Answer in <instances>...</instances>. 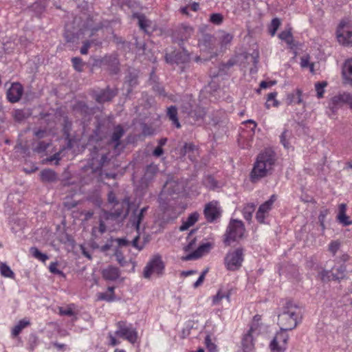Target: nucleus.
<instances>
[{
  "mask_svg": "<svg viewBox=\"0 0 352 352\" xmlns=\"http://www.w3.org/2000/svg\"><path fill=\"white\" fill-rule=\"evenodd\" d=\"M276 161V155L271 148H267L256 157L250 173V180L256 183L267 175Z\"/></svg>",
  "mask_w": 352,
  "mask_h": 352,
  "instance_id": "1",
  "label": "nucleus"
},
{
  "mask_svg": "<svg viewBox=\"0 0 352 352\" xmlns=\"http://www.w3.org/2000/svg\"><path fill=\"white\" fill-rule=\"evenodd\" d=\"M244 232L245 227L241 221L237 219L231 220L224 235V243L226 245H230L232 242L241 239L243 236Z\"/></svg>",
  "mask_w": 352,
  "mask_h": 352,
  "instance_id": "2",
  "label": "nucleus"
},
{
  "mask_svg": "<svg viewBox=\"0 0 352 352\" xmlns=\"http://www.w3.org/2000/svg\"><path fill=\"white\" fill-rule=\"evenodd\" d=\"M243 260L244 249L238 248L226 254L224 258V264L228 270L236 271L242 266Z\"/></svg>",
  "mask_w": 352,
  "mask_h": 352,
  "instance_id": "3",
  "label": "nucleus"
},
{
  "mask_svg": "<svg viewBox=\"0 0 352 352\" xmlns=\"http://www.w3.org/2000/svg\"><path fill=\"white\" fill-rule=\"evenodd\" d=\"M164 270V264L162 256L157 254L153 255L146 263L143 270V276L145 278L149 279L152 274L162 275Z\"/></svg>",
  "mask_w": 352,
  "mask_h": 352,
  "instance_id": "4",
  "label": "nucleus"
},
{
  "mask_svg": "<svg viewBox=\"0 0 352 352\" xmlns=\"http://www.w3.org/2000/svg\"><path fill=\"white\" fill-rule=\"evenodd\" d=\"M116 336L126 340L132 344L137 341L138 333L132 324H128L125 321H119L116 323Z\"/></svg>",
  "mask_w": 352,
  "mask_h": 352,
  "instance_id": "5",
  "label": "nucleus"
},
{
  "mask_svg": "<svg viewBox=\"0 0 352 352\" xmlns=\"http://www.w3.org/2000/svg\"><path fill=\"white\" fill-rule=\"evenodd\" d=\"M302 319V309L291 302H287V331L295 329Z\"/></svg>",
  "mask_w": 352,
  "mask_h": 352,
  "instance_id": "6",
  "label": "nucleus"
},
{
  "mask_svg": "<svg viewBox=\"0 0 352 352\" xmlns=\"http://www.w3.org/2000/svg\"><path fill=\"white\" fill-rule=\"evenodd\" d=\"M194 32L193 28L186 23L177 26L172 33V38L175 43L181 45L184 41L188 40Z\"/></svg>",
  "mask_w": 352,
  "mask_h": 352,
  "instance_id": "7",
  "label": "nucleus"
},
{
  "mask_svg": "<svg viewBox=\"0 0 352 352\" xmlns=\"http://www.w3.org/2000/svg\"><path fill=\"white\" fill-rule=\"evenodd\" d=\"M344 104L349 105L352 109V94L343 92L334 96L329 102V107L333 111H336Z\"/></svg>",
  "mask_w": 352,
  "mask_h": 352,
  "instance_id": "8",
  "label": "nucleus"
},
{
  "mask_svg": "<svg viewBox=\"0 0 352 352\" xmlns=\"http://www.w3.org/2000/svg\"><path fill=\"white\" fill-rule=\"evenodd\" d=\"M337 38L343 45L352 46V31H350L347 23L342 21L337 30Z\"/></svg>",
  "mask_w": 352,
  "mask_h": 352,
  "instance_id": "9",
  "label": "nucleus"
},
{
  "mask_svg": "<svg viewBox=\"0 0 352 352\" xmlns=\"http://www.w3.org/2000/svg\"><path fill=\"white\" fill-rule=\"evenodd\" d=\"M204 214L208 222H213L221 216V210L218 206V202L212 201L205 206Z\"/></svg>",
  "mask_w": 352,
  "mask_h": 352,
  "instance_id": "10",
  "label": "nucleus"
},
{
  "mask_svg": "<svg viewBox=\"0 0 352 352\" xmlns=\"http://www.w3.org/2000/svg\"><path fill=\"white\" fill-rule=\"evenodd\" d=\"M287 50L293 54L292 58H295L303 50V43L294 37L290 28H287Z\"/></svg>",
  "mask_w": 352,
  "mask_h": 352,
  "instance_id": "11",
  "label": "nucleus"
},
{
  "mask_svg": "<svg viewBox=\"0 0 352 352\" xmlns=\"http://www.w3.org/2000/svg\"><path fill=\"white\" fill-rule=\"evenodd\" d=\"M280 332L277 333L271 341L270 347L272 352H283L286 344V336L284 335L286 329L280 328Z\"/></svg>",
  "mask_w": 352,
  "mask_h": 352,
  "instance_id": "12",
  "label": "nucleus"
},
{
  "mask_svg": "<svg viewBox=\"0 0 352 352\" xmlns=\"http://www.w3.org/2000/svg\"><path fill=\"white\" fill-rule=\"evenodd\" d=\"M190 57L187 51L183 50L182 52H173L171 54L165 55V60L167 63H176L177 65L184 64L189 61Z\"/></svg>",
  "mask_w": 352,
  "mask_h": 352,
  "instance_id": "13",
  "label": "nucleus"
},
{
  "mask_svg": "<svg viewBox=\"0 0 352 352\" xmlns=\"http://www.w3.org/2000/svg\"><path fill=\"white\" fill-rule=\"evenodd\" d=\"M276 199V196L275 195H272L270 199L259 206L256 214V219L259 223H264L265 217L268 214L270 210L272 209V205L274 204Z\"/></svg>",
  "mask_w": 352,
  "mask_h": 352,
  "instance_id": "14",
  "label": "nucleus"
},
{
  "mask_svg": "<svg viewBox=\"0 0 352 352\" xmlns=\"http://www.w3.org/2000/svg\"><path fill=\"white\" fill-rule=\"evenodd\" d=\"M256 331V325H250V329L245 333L242 338V347L243 352H254L253 333Z\"/></svg>",
  "mask_w": 352,
  "mask_h": 352,
  "instance_id": "15",
  "label": "nucleus"
},
{
  "mask_svg": "<svg viewBox=\"0 0 352 352\" xmlns=\"http://www.w3.org/2000/svg\"><path fill=\"white\" fill-rule=\"evenodd\" d=\"M158 166L153 163L147 165L144 170V173L141 178V185L143 187H147L148 184L152 182L158 173Z\"/></svg>",
  "mask_w": 352,
  "mask_h": 352,
  "instance_id": "16",
  "label": "nucleus"
},
{
  "mask_svg": "<svg viewBox=\"0 0 352 352\" xmlns=\"http://www.w3.org/2000/svg\"><path fill=\"white\" fill-rule=\"evenodd\" d=\"M212 248V243L210 242L201 244L197 250L183 257L184 261H191L201 258L202 256L210 252Z\"/></svg>",
  "mask_w": 352,
  "mask_h": 352,
  "instance_id": "17",
  "label": "nucleus"
},
{
  "mask_svg": "<svg viewBox=\"0 0 352 352\" xmlns=\"http://www.w3.org/2000/svg\"><path fill=\"white\" fill-rule=\"evenodd\" d=\"M23 89L21 84L13 83L6 92V97L9 102L14 103L18 102L23 94Z\"/></svg>",
  "mask_w": 352,
  "mask_h": 352,
  "instance_id": "18",
  "label": "nucleus"
},
{
  "mask_svg": "<svg viewBox=\"0 0 352 352\" xmlns=\"http://www.w3.org/2000/svg\"><path fill=\"white\" fill-rule=\"evenodd\" d=\"M148 209V206H145L141 208L140 210H135L130 217V222L131 223L132 226L135 228L138 233L139 232L140 230V223L144 219V214L147 212Z\"/></svg>",
  "mask_w": 352,
  "mask_h": 352,
  "instance_id": "19",
  "label": "nucleus"
},
{
  "mask_svg": "<svg viewBox=\"0 0 352 352\" xmlns=\"http://www.w3.org/2000/svg\"><path fill=\"white\" fill-rule=\"evenodd\" d=\"M184 189L183 184L175 180L168 181L163 188V192L170 195H178Z\"/></svg>",
  "mask_w": 352,
  "mask_h": 352,
  "instance_id": "20",
  "label": "nucleus"
},
{
  "mask_svg": "<svg viewBox=\"0 0 352 352\" xmlns=\"http://www.w3.org/2000/svg\"><path fill=\"white\" fill-rule=\"evenodd\" d=\"M117 94V92L107 87L95 94V99L98 103H104L111 100Z\"/></svg>",
  "mask_w": 352,
  "mask_h": 352,
  "instance_id": "21",
  "label": "nucleus"
},
{
  "mask_svg": "<svg viewBox=\"0 0 352 352\" xmlns=\"http://www.w3.org/2000/svg\"><path fill=\"white\" fill-rule=\"evenodd\" d=\"M181 153L184 155H188V157L193 162L196 160L199 151L197 147L192 143H185L181 148Z\"/></svg>",
  "mask_w": 352,
  "mask_h": 352,
  "instance_id": "22",
  "label": "nucleus"
},
{
  "mask_svg": "<svg viewBox=\"0 0 352 352\" xmlns=\"http://www.w3.org/2000/svg\"><path fill=\"white\" fill-rule=\"evenodd\" d=\"M41 179L43 182H55L58 179L57 173L50 168L43 169L40 173Z\"/></svg>",
  "mask_w": 352,
  "mask_h": 352,
  "instance_id": "23",
  "label": "nucleus"
},
{
  "mask_svg": "<svg viewBox=\"0 0 352 352\" xmlns=\"http://www.w3.org/2000/svg\"><path fill=\"white\" fill-rule=\"evenodd\" d=\"M102 276L107 280H115L118 278L120 276L119 269L116 267L109 266L107 268L103 270Z\"/></svg>",
  "mask_w": 352,
  "mask_h": 352,
  "instance_id": "24",
  "label": "nucleus"
},
{
  "mask_svg": "<svg viewBox=\"0 0 352 352\" xmlns=\"http://www.w3.org/2000/svg\"><path fill=\"white\" fill-rule=\"evenodd\" d=\"M73 109L76 113H79L82 117H86L91 113V109L82 101L76 102L74 106Z\"/></svg>",
  "mask_w": 352,
  "mask_h": 352,
  "instance_id": "25",
  "label": "nucleus"
},
{
  "mask_svg": "<svg viewBox=\"0 0 352 352\" xmlns=\"http://www.w3.org/2000/svg\"><path fill=\"white\" fill-rule=\"evenodd\" d=\"M342 75L344 79L352 85V58L346 60L344 63Z\"/></svg>",
  "mask_w": 352,
  "mask_h": 352,
  "instance_id": "26",
  "label": "nucleus"
},
{
  "mask_svg": "<svg viewBox=\"0 0 352 352\" xmlns=\"http://www.w3.org/2000/svg\"><path fill=\"white\" fill-rule=\"evenodd\" d=\"M199 214L197 212L191 213L187 218V219L183 221L182 225L179 228L180 231H185L190 227L193 226L199 219Z\"/></svg>",
  "mask_w": 352,
  "mask_h": 352,
  "instance_id": "27",
  "label": "nucleus"
},
{
  "mask_svg": "<svg viewBox=\"0 0 352 352\" xmlns=\"http://www.w3.org/2000/svg\"><path fill=\"white\" fill-rule=\"evenodd\" d=\"M230 296L231 292L228 291H223L222 289H219L217 294L212 297V304L213 305H219V302L223 299L226 298L228 302H230Z\"/></svg>",
  "mask_w": 352,
  "mask_h": 352,
  "instance_id": "28",
  "label": "nucleus"
},
{
  "mask_svg": "<svg viewBox=\"0 0 352 352\" xmlns=\"http://www.w3.org/2000/svg\"><path fill=\"white\" fill-rule=\"evenodd\" d=\"M206 111L204 108L196 107L192 109L190 113L188 115L189 118H191L194 122L201 120L205 116Z\"/></svg>",
  "mask_w": 352,
  "mask_h": 352,
  "instance_id": "29",
  "label": "nucleus"
},
{
  "mask_svg": "<svg viewBox=\"0 0 352 352\" xmlns=\"http://www.w3.org/2000/svg\"><path fill=\"white\" fill-rule=\"evenodd\" d=\"M167 116L172 121L173 124L177 128L181 127V124L177 118V109L175 106H170L167 109Z\"/></svg>",
  "mask_w": 352,
  "mask_h": 352,
  "instance_id": "30",
  "label": "nucleus"
},
{
  "mask_svg": "<svg viewBox=\"0 0 352 352\" xmlns=\"http://www.w3.org/2000/svg\"><path fill=\"white\" fill-rule=\"evenodd\" d=\"M30 320H27L26 318H23L13 328L12 330V334L13 336H17L21 331L30 325Z\"/></svg>",
  "mask_w": 352,
  "mask_h": 352,
  "instance_id": "31",
  "label": "nucleus"
},
{
  "mask_svg": "<svg viewBox=\"0 0 352 352\" xmlns=\"http://www.w3.org/2000/svg\"><path fill=\"white\" fill-rule=\"evenodd\" d=\"M124 133L123 128L120 125H118L114 128L113 132L111 135V140L112 142H116V145L120 144V140Z\"/></svg>",
  "mask_w": 352,
  "mask_h": 352,
  "instance_id": "32",
  "label": "nucleus"
},
{
  "mask_svg": "<svg viewBox=\"0 0 352 352\" xmlns=\"http://www.w3.org/2000/svg\"><path fill=\"white\" fill-rule=\"evenodd\" d=\"M204 185L209 188L214 190L217 187V182L212 175H206L203 179Z\"/></svg>",
  "mask_w": 352,
  "mask_h": 352,
  "instance_id": "33",
  "label": "nucleus"
},
{
  "mask_svg": "<svg viewBox=\"0 0 352 352\" xmlns=\"http://www.w3.org/2000/svg\"><path fill=\"white\" fill-rule=\"evenodd\" d=\"M346 268L344 265H342L336 269V273H332L333 280H340L345 278Z\"/></svg>",
  "mask_w": 352,
  "mask_h": 352,
  "instance_id": "34",
  "label": "nucleus"
},
{
  "mask_svg": "<svg viewBox=\"0 0 352 352\" xmlns=\"http://www.w3.org/2000/svg\"><path fill=\"white\" fill-rule=\"evenodd\" d=\"M0 272L1 276L6 278H14V274L10 267L3 263L0 264Z\"/></svg>",
  "mask_w": 352,
  "mask_h": 352,
  "instance_id": "35",
  "label": "nucleus"
},
{
  "mask_svg": "<svg viewBox=\"0 0 352 352\" xmlns=\"http://www.w3.org/2000/svg\"><path fill=\"white\" fill-rule=\"evenodd\" d=\"M281 24L280 21L278 18H274L272 19L270 25L268 27V32L271 36H274L276 31L279 28Z\"/></svg>",
  "mask_w": 352,
  "mask_h": 352,
  "instance_id": "36",
  "label": "nucleus"
},
{
  "mask_svg": "<svg viewBox=\"0 0 352 352\" xmlns=\"http://www.w3.org/2000/svg\"><path fill=\"white\" fill-rule=\"evenodd\" d=\"M310 57L309 55H305L300 58V66L302 68L309 67L311 72H314V64L309 62Z\"/></svg>",
  "mask_w": 352,
  "mask_h": 352,
  "instance_id": "37",
  "label": "nucleus"
},
{
  "mask_svg": "<svg viewBox=\"0 0 352 352\" xmlns=\"http://www.w3.org/2000/svg\"><path fill=\"white\" fill-rule=\"evenodd\" d=\"M30 252L34 258H36L41 261L44 262L47 259H48V256L47 254L41 252L38 250V249L35 247L30 248Z\"/></svg>",
  "mask_w": 352,
  "mask_h": 352,
  "instance_id": "38",
  "label": "nucleus"
},
{
  "mask_svg": "<svg viewBox=\"0 0 352 352\" xmlns=\"http://www.w3.org/2000/svg\"><path fill=\"white\" fill-rule=\"evenodd\" d=\"M301 91L298 89L295 94H292L287 97V100H289L290 103L300 104L302 100L301 98Z\"/></svg>",
  "mask_w": 352,
  "mask_h": 352,
  "instance_id": "39",
  "label": "nucleus"
},
{
  "mask_svg": "<svg viewBox=\"0 0 352 352\" xmlns=\"http://www.w3.org/2000/svg\"><path fill=\"white\" fill-rule=\"evenodd\" d=\"M327 83L325 81L318 82L315 85V89L317 92V97L321 98L323 97L324 88L327 87Z\"/></svg>",
  "mask_w": 352,
  "mask_h": 352,
  "instance_id": "40",
  "label": "nucleus"
},
{
  "mask_svg": "<svg viewBox=\"0 0 352 352\" xmlns=\"http://www.w3.org/2000/svg\"><path fill=\"white\" fill-rule=\"evenodd\" d=\"M254 211V204H248L244 208L243 211V217L245 220L250 221L252 217V213Z\"/></svg>",
  "mask_w": 352,
  "mask_h": 352,
  "instance_id": "41",
  "label": "nucleus"
},
{
  "mask_svg": "<svg viewBox=\"0 0 352 352\" xmlns=\"http://www.w3.org/2000/svg\"><path fill=\"white\" fill-rule=\"evenodd\" d=\"M192 103L190 100L187 99L186 100H183L181 106L182 112L186 114V116H188L192 111Z\"/></svg>",
  "mask_w": 352,
  "mask_h": 352,
  "instance_id": "42",
  "label": "nucleus"
},
{
  "mask_svg": "<svg viewBox=\"0 0 352 352\" xmlns=\"http://www.w3.org/2000/svg\"><path fill=\"white\" fill-rule=\"evenodd\" d=\"M341 246V243L338 240L332 241L328 248V250L332 254V255L334 256L337 252L339 250Z\"/></svg>",
  "mask_w": 352,
  "mask_h": 352,
  "instance_id": "43",
  "label": "nucleus"
},
{
  "mask_svg": "<svg viewBox=\"0 0 352 352\" xmlns=\"http://www.w3.org/2000/svg\"><path fill=\"white\" fill-rule=\"evenodd\" d=\"M64 36L67 42H75L76 39L79 38V35L73 32H71L68 28H66Z\"/></svg>",
  "mask_w": 352,
  "mask_h": 352,
  "instance_id": "44",
  "label": "nucleus"
},
{
  "mask_svg": "<svg viewBox=\"0 0 352 352\" xmlns=\"http://www.w3.org/2000/svg\"><path fill=\"white\" fill-rule=\"evenodd\" d=\"M101 28L100 26L97 25L93 28L86 27L83 30H80L82 32V34L87 36L89 37H91L95 34L96 32H98Z\"/></svg>",
  "mask_w": 352,
  "mask_h": 352,
  "instance_id": "45",
  "label": "nucleus"
},
{
  "mask_svg": "<svg viewBox=\"0 0 352 352\" xmlns=\"http://www.w3.org/2000/svg\"><path fill=\"white\" fill-rule=\"evenodd\" d=\"M29 115L30 113L28 111L22 109H17L14 111V118L18 121L27 118Z\"/></svg>",
  "mask_w": 352,
  "mask_h": 352,
  "instance_id": "46",
  "label": "nucleus"
},
{
  "mask_svg": "<svg viewBox=\"0 0 352 352\" xmlns=\"http://www.w3.org/2000/svg\"><path fill=\"white\" fill-rule=\"evenodd\" d=\"M50 143L46 142L45 141H39L37 143V145L34 148V151L36 153H43L46 151V149L50 146Z\"/></svg>",
  "mask_w": 352,
  "mask_h": 352,
  "instance_id": "47",
  "label": "nucleus"
},
{
  "mask_svg": "<svg viewBox=\"0 0 352 352\" xmlns=\"http://www.w3.org/2000/svg\"><path fill=\"white\" fill-rule=\"evenodd\" d=\"M126 82L129 84L130 87H134L138 85V77L135 73H129L126 76Z\"/></svg>",
  "mask_w": 352,
  "mask_h": 352,
  "instance_id": "48",
  "label": "nucleus"
},
{
  "mask_svg": "<svg viewBox=\"0 0 352 352\" xmlns=\"http://www.w3.org/2000/svg\"><path fill=\"white\" fill-rule=\"evenodd\" d=\"M115 254V256L116 258V261L118 262V263L121 266L126 265L127 262L125 260L124 256L122 252L118 248H116L115 250V254Z\"/></svg>",
  "mask_w": 352,
  "mask_h": 352,
  "instance_id": "49",
  "label": "nucleus"
},
{
  "mask_svg": "<svg viewBox=\"0 0 352 352\" xmlns=\"http://www.w3.org/2000/svg\"><path fill=\"white\" fill-rule=\"evenodd\" d=\"M276 95H277L276 92H272L268 94L267 101L265 104V106L267 109H269L270 107V102H271V101L273 102L272 106L277 107L278 105V100H276Z\"/></svg>",
  "mask_w": 352,
  "mask_h": 352,
  "instance_id": "50",
  "label": "nucleus"
},
{
  "mask_svg": "<svg viewBox=\"0 0 352 352\" xmlns=\"http://www.w3.org/2000/svg\"><path fill=\"white\" fill-rule=\"evenodd\" d=\"M223 20V15L220 13H213L210 15V21L215 25H220Z\"/></svg>",
  "mask_w": 352,
  "mask_h": 352,
  "instance_id": "51",
  "label": "nucleus"
},
{
  "mask_svg": "<svg viewBox=\"0 0 352 352\" xmlns=\"http://www.w3.org/2000/svg\"><path fill=\"white\" fill-rule=\"evenodd\" d=\"M320 278L323 282H329L332 278V273L330 270H322L319 274Z\"/></svg>",
  "mask_w": 352,
  "mask_h": 352,
  "instance_id": "52",
  "label": "nucleus"
},
{
  "mask_svg": "<svg viewBox=\"0 0 352 352\" xmlns=\"http://www.w3.org/2000/svg\"><path fill=\"white\" fill-rule=\"evenodd\" d=\"M72 62L73 63V66L74 69L78 72H81L82 70L83 64L82 59L78 57H74L72 59Z\"/></svg>",
  "mask_w": 352,
  "mask_h": 352,
  "instance_id": "53",
  "label": "nucleus"
},
{
  "mask_svg": "<svg viewBox=\"0 0 352 352\" xmlns=\"http://www.w3.org/2000/svg\"><path fill=\"white\" fill-rule=\"evenodd\" d=\"M114 295L108 292L99 293L98 295V299L100 300H106L107 302H111L114 300Z\"/></svg>",
  "mask_w": 352,
  "mask_h": 352,
  "instance_id": "54",
  "label": "nucleus"
},
{
  "mask_svg": "<svg viewBox=\"0 0 352 352\" xmlns=\"http://www.w3.org/2000/svg\"><path fill=\"white\" fill-rule=\"evenodd\" d=\"M233 38V36L229 33L223 32L221 36V43L222 45L229 44Z\"/></svg>",
  "mask_w": 352,
  "mask_h": 352,
  "instance_id": "55",
  "label": "nucleus"
},
{
  "mask_svg": "<svg viewBox=\"0 0 352 352\" xmlns=\"http://www.w3.org/2000/svg\"><path fill=\"white\" fill-rule=\"evenodd\" d=\"M138 22L140 28L146 31V28L148 26V21L146 17L144 15H140L138 16Z\"/></svg>",
  "mask_w": 352,
  "mask_h": 352,
  "instance_id": "56",
  "label": "nucleus"
},
{
  "mask_svg": "<svg viewBox=\"0 0 352 352\" xmlns=\"http://www.w3.org/2000/svg\"><path fill=\"white\" fill-rule=\"evenodd\" d=\"M59 314L62 316H74V311L71 307L67 308L59 307Z\"/></svg>",
  "mask_w": 352,
  "mask_h": 352,
  "instance_id": "57",
  "label": "nucleus"
},
{
  "mask_svg": "<svg viewBox=\"0 0 352 352\" xmlns=\"http://www.w3.org/2000/svg\"><path fill=\"white\" fill-rule=\"evenodd\" d=\"M139 239H140V234L138 233V235L135 236L134 237V239H133V241H131V245L133 247H134L137 250H142L144 247V243L140 244L138 242Z\"/></svg>",
  "mask_w": 352,
  "mask_h": 352,
  "instance_id": "58",
  "label": "nucleus"
},
{
  "mask_svg": "<svg viewBox=\"0 0 352 352\" xmlns=\"http://www.w3.org/2000/svg\"><path fill=\"white\" fill-rule=\"evenodd\" d=\"M337 219L339 223L345 226L352 224V221L349 220V217L346 214L341 216L337 218Z\"/></svg>",
  "mask_w": 352,
  "mask_h": 352,
  "instance_id": "59",
  "label": "nucleus"
},
{
  "mask_svg": "<svg viewBox=\"0 0 352 352\" xmlns=\"http://www.w3.org/2000/svg\"><path fill=\"white\" fill-rule=\"evenodd\" d=\"M91 43H94V41H86L83 43V45L80 48V53L82 54H87L88 53V50Z\"/></svg>",
  "mask_w": 352,
  "mask_h": 352,
  "instance_id": "60",
  "label": "nucleus"
},
{
  "mask_svg": "<svg viewBox=\"0 0 352 352\" xmlns=\"http://www.w3.org/2000/svg\"><path fill=\"white\" fill-rule=\"evenodd\" d=\"M50 272L54 274H62L63 272L57 268V263H51L49 266Z\"/></svg>",
  "mask_w": 352,
  "mask_h": 352,
  "instance_id": "61",
  "label": "nucleus"
},
{
  "mask_svg": "<svg viewBox=\"0 0 352 352\" xmlns=\"http://www.w3.org/2000/svg\"><path fill=\"white\" fill-rule=\"evenodd\" d=\"M205 344L211 352L216 348V346L212 342L210 336L209 335H207L205 338Z\"/></svg>",
  "mask_w": 352,
  "mask_h": 352,
  "instance_id": "62",
  "label": "nucleus"
},
{
  "mask_svg": "<svg viewBox=\"0 0 352 352\" xmlns=\"http://www.w3.org/2000/svg\"><path fill=\"white\" fill-rule=\"evenodd\" d=\"M34 135L38 139L45 138L47 135V131L45 129H38L34 131Z\"/></svg>",
  "mask_w": 352,
  "mask_h": 352,
  "instance_id": "63",
  "label": "nucleus"
},
{
  "mask_svg": "<svg viewBox=\"0 0 352 352\" xmlns=\"http://www.w3.org/2000/svg\"><path fill=\"white\" fill-rule=\"evenodd\" d=\"M276 84V81L275 80H270V81H261V83H260V87L261 89H266V88H268Z\"/></svg>",
  "mask_w": 352,
  "mask_h": 352,
  "instance_id": "64",
  "label": "nucleus"
}]
</instances>
